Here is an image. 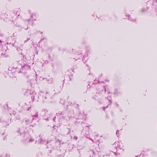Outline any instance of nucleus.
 <instances>
[{"label": "nucleus", "mask_w": 157, "mask_h": 157, "mask_svg": "<svg viewBox=\"0 0 157 157\" xmlns=\"http://www.w3.org/2000/svg\"><path fill=\"white\" fill-rule=\"evenodd\" d=\"M47 111L46 110V109H45V110H44V112H45V111Z\"/></svg>", "instance_id": "10"}, {"label": "nucleus", "mask_w": 157, "mask_h": 157, "mask_svg": "<svg viewBox=\"0 0 157 157\" xmlns=\"http://www.w3.org/2000/svg\"><path fill=\"white\" fill-rule=\"evenodd\" d=\"M151 1H152V0H150V1H149V2H151Z\"/></svg>", "instance_id": "12"}, {"label": "nucleus", "mask_w": 157, "mask_h": 157, "mask_svg": "<svg viewBox=\"0 0 157 157\" xmlns=\"http://www.w3.org/2000/svg\"><path fill=\"white\" fill-rule=\"evenodd\" d=\"M29 39H29V38H28V39H27V40H25V42H27V41H28V40H29Z\"/></svg>", "instance_id": "2"}, {"label": "nucleus", "mask_w": 157, "mask_h": 157, "mask_svg": "<svg viewBox=\"0 0 157 157\" xmlns=\"http://www.w3.org/2000/svg\"><path fill=\"white\" fill-rule=\"evenodd\" d=\"M156 0V1L157 0Z\"/></svg>", "instance_id": "18"}, {"label": "nucleus", "mask_w": 157, "mask_h": 157, "mask_svg": "<svg viewBox=\"0 0 157 157\" xmlns=\"http://www.w3.org/2000/svg\"><path fill=\"white\" fill-rule=\"evenodd\" d=\"M91 140L93 141V140L92 139H91Z\"/></svg>", "instance_id": "15"}, {"label": "nucleus", "mask_w": 157, "mask_h": 157, "mask_svg": "<svg viewBox=\"0 0 157 157\" xmlns=\"http://www.w3.org/2000/svg\"><path fill=\"white\" fill-rule=\"evenodd\" d=\"M142 11H145V10H144V9H143V10H142Z\"/></svg>", "instance_id": "9"}, {"label": "nucleus", "mask_w": 157, "mask_h": 157, "mask_svg": "<svg viewBox=\"0 0 157 157\" xmlns=\"http://www.w3.org/2000/svg\"><path fill=\"white\" fill-rule=\"evenodd\" d=\"M118 132V131H117L116 133L117 134V132Z\"/></svg>", "instance_id": "14"}, {"label": "nucleus", "mask_w": 157, "mask_h": 157, "mask_svg": "<svg viewBox=\"0 0 157 157\" xmlns=\"http://www.w3.org/2000/svg\"><path fill=\"white\" fill-rule=\"evenodd\" d=\"M45 120L48 121V118L46 119Z\"/></svg>", "instance_id": "6"}, {"label": "nucleus", "mask_w": 157, "mask_h": 157, "mask_svg": "<svg viewBox=\"0 0 157 157\" xmlns=\"http://www.w3.org/2000/svg\"><path fill=\"white\" fill-rule=\"evenodd\" d=\"M75 139L76 140H77V137H75Z\"/></svg>", "instance_id": "8"}, {"label": "nucleus", "mask_w": 157, "mask_h": 157, "mask_svg": "<svg viewBox=\"0 0 157 157\" xmlns=\"http://www.w3.org/2000/svg\"><path fill=\"white\" fill-rule=\"evenodd\" d=\"M33 15L31 16L32 17H33Z\"/></svg>", "instance_id": "13"}, {"label": "nucleus", "mask_w": 157, "mask_h": 157, "mask_svg": "<svg viewBox=\"0 0 157 157\" xmlns=\"http://www.w3.org/2000/svg\"><path fill=\"white\" fill-rule=\"evenodd\" d=\"M132 21H135V19H134V20H132Z\"/></svg>", "instance_id": "7"}, {"label": "nucleus", "mask_w": 157, "mask_h": 157, "mask_svg": "<svg viewBox=\"0 0 157 157\" xmlns=\"http://www.w3.org/2000/svg\"><path fill=\"white\" fill-rule=\"evenodd\" d=\"M55 118V117L54 118V120Z\"/></svg>", "instance_id": "16"}, {"label": "nucleus", "mask_w": 157, "mask_h": 157, "mask_svg": "<svg viewBox=\"0 0 157 157\" xmlns=\"http://www.w3.org/2000/svg\"><path fill=\"white\" fill-rule=\"evenodd\" d=\"M38 116L37 113H36V116Z\"/></svg>", "instance_id": "5"}, {"label": "nucleus", "mask_w": 157, "mask_h": 157, "mask_svg": "<svg viewBox=\"0 0 157 157\" xmlns=\"http://www.w3.org/2000/svg\"><path fill=\"white\" fill-rule=\"evenodd\" d=\"M29 108H30V107L28 109V110H29Z\"/></svg>", "instance_id": "11"}, {"label": "nucleus", "mask_w": 157, "mask_h": 157, "mask_svg": "<svg viewBox=\"0 0 157 157\" xmlns=\"http://www.w3.org/2000/svg\"><path fill=\"white\" fill-rule=\"evenodd\" d=\"M110 99L111 98H108V99L109 100V101H110Z\"/></svg>", "instance_id": "4"}, {"label": "nucleus", "mask_w": 157, "mask_h": 157, "mask_svg": "<svg viewBox=\"0 0 157 157\" xmlns=\"http://www.w3.org/2000/svg\"><path fill=\"white\" fill-rule=\"evenodd\" d=\"M29 139H30V140L29 141V142H31L33 140V139H31L30 137Z\"/></svg>", "instance_id": "1"}, {"label": "nucleus", "mask_w": 157, "mask_h": 157, "mask_svg": "<svg viewBox=\"0 0 157 157\" xmlns=\"http://www.w3.org/2000/svg\"><path fill=\"white\" fill-rule=\"evenodd\" d=\"M18 132H20V135H21V132H21V130H19L18 131Z\"/></svg>", "instance_id": "3"}, {"label": "nucleus", "mask_w": 157, "mask_h": 157, "mask_svg": "<svg viewBox=\"0 0 157 157\" xmlns=\"http://www.w3.org/2000/svg\"><path fill=\"white\" fill-rule=\"evenodd\" d=\"M0 157H2V156H1Z\"/></svg>", "instance_id": "17"}]
</instances>
